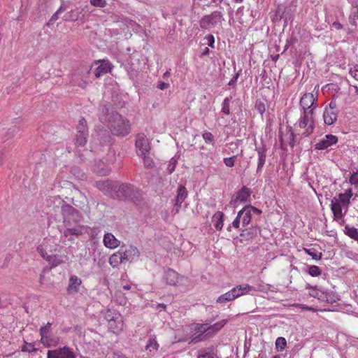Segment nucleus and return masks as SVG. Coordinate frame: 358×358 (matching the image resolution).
<instances>
[{"instance_id": "nucleus-1", "label": "nucleus", "mask_w": 358, "mask_h": 358, "mask_svg": "<svg viewBox=\"0 0 358 358\" xmlns=\"http://www.w3.org/2000/svg\"><path fill=\"white\" fill-rule=\"evenodd\" d=\"M53 203L55 212L58 210L61 213L64 226L63 234L65 237L80 236L87 234L90 238L93 239L100 232L98 227H90L80 224L82 216L79 211L59 197H55Z\"/></svg>"}, {"instance_id": "nucleus-2", "label": "nucleus", "mask_w": 358, "mask_h": 358, "mask_svg": "<svg viewBox=\"0 0 358 358\" xmlns=\"http://www.w3.org/2000/svg\"><path fill=\"white\" fill-rule=\"evenodd\" d=\"M100 122L107 124L112 134L118 136H125L130 132L129 120L115 111H110V108L104 105L99 115Z\"/></svg>"}, {"instance_id": "nucleus-3", "label": "nucleus", "mask_w": 358, "mask_h": 358, "mask_svg": "<svg viewBox=\"0 0 358 358\" xmlns=\"http://www.w3.org/2000/svg\"><path fill=\"white\" fill-rule=\"evenodd\" d=\"M115 196L122 200H130L134 203L140 201L142 195L139 189L129 183L117 184Z\"/></svg>"}, {"instance_id": "nucleus-4", "label": "nucleus", "mask_w": 358, "mask_h": 358, "mask_svg": "<svg viewBox=\"0 0 358 358\" xmlns=\"http://www.w3.org/2000/svg\"><path fill=\"white\" fill-rule=\"evenodd\" d=\"M350 203V199L343 193H339L338 197H334L330 206L334 219H343L348 210Z\"/></svg>"}, {"instance_id": "nucleus-5", "label": "nucleus", "mask_w": 358, "mask_h": 358, "mask_svg": "<svg viewBox=\"0 0 358 358\" xmlns=\"http://www.w3.org/2000/svg\"><path fill=\"white\" fill-rule=\"evenodd\" d=\"M105 319L108 322V330L113 334L118 335L122 330L124 327V321L122 315L114 310H107L104 315Z\"/></svg>"}, {"instance_id": "nucleus-6", "label": "nucleus", "mask_w": 358, "mask_h": 358, "mask_svg": "<svg viewBox=\"0 0 358 358\" xmlns=\"http://www.w3.org/2000/svg\"><path fill=\"white\" fill-rule=\"evenodd\" d=\"M296 125L301 129H305L303 135L308 136L313 133L315 129L314 113L306 111H300V117Z\"/></svg>"}, {"instance_id": "nucleus-7", "label": "nucleus", "mask_w": 358, "mask_h": 358, "mask_svg": "<svg viewBox=\"0 0 358 358\" xmlns=\"http://www.w3.org/2000/svg\"><path fill=\"white\" fill-rule=\"evenodd\" d=\"M305 289L309 290L308 296L315 298L321 302L332 303L335 301L332 293L322 287L313 286L308 283L306 285Z\"/></svg>"}, {"instance_id": "nucleus-8", "label": "nucleus", "mask_w": 358, "mask_h": 358, "mask_svg": "<svg viewBox=\"0 0 358 358\" xmlns=\"http://www.w3.org/2000/svg\"><path fill=\"white\" fill-rule=\"evenodd\" d=\"M224 18L220 11H214L210 15H204L199 21L200 27L203 29H209L221 23Z\"/></svg>"}, {"instance_id": "nucleus-9", "label": "nucleus", "mask_w": 358, "mask_h": 358, "mask_svg": "<svg viewBox=\"0 0 358 358\" xmlns=\"http://www.w3.org/2000/svg\"><path fill=\"white\" fill-rule=\"evenodd\" d=\"M317 98L312 93H305L300 99V111L313 113L317 108Z\"/></svg>"}, {"instance_id": "nucleus-10", "label": "nucleus", "mask_w": 358, "mask_h": 358, "mask_svg": "<svg viewBox=\"0 0 358 358\" xmlns=\"http://www.w3.org/2000/svg\"><path fill=\"white\" fill-rule=\"evenodd\" d=\"M51 326L52 324L48 322L45 325L41 327L39 329L41 342L44 346L47 348H50L57 343V340L51 333Z\"/></svg>"}, {"instance_id": "nucleus-11", "label": "nucleus", "mask_w": 358, "mask_h": 358, "mask_svg": "<svg viewBox=\"0 0 358 358\" xmlns=\"http://www.w3.org/2000/svg\"><path fill=\"white\" fill-rule=\"evenodd\" d=\"M77 134L76 136V145L77 147H83L87 142L88 137V129L86 120L80 118L76 127Z\"/></svg>"}, {"instance_id": "nucleus-12", "label": "nucleus", "mask_w": 358, "mask_h": 358, "mask_svg": "<svg viewBox=\"0 0 358 358\" xmlns=\"http://www.w3.org/2000/svg\"><path fill=\"white\" fill-rule=\"evenodd\" d=\"M47 358H77V356L72 348L68 346H63L55 350H48Z\"/></svg>"}, {"instance_id": "nucleus-13", "label": "nucleus", "mask_w": 358, "mask_h": 358, "mask_svg": "<svg viewBox=\"0 0 358 358\" xmlns=\"http://www.w3.org/2000/svg\"><path fill=\"white\" fill-rule=\"evenodd\" d=\"M135 146L138 156L148 155L150 145L148 138L144 134H138L136 137Z\"/></svg>"}, {"instance_id": "nucleus-14", "label": "nucleus", "mask_w": 358, "mask_h": 358, "mask_svg": "<svg viewBox=\"0 0 358 358\" xmlns=\"http://www.w3.org/2000/svg\"><path fill=\"white\" fill-rule=\"evenodd\" d=\"M252 191L246 186H243L239 189L229 201V205L233 208H236L238 203H246L249 201Z\"/></svg>"}, {"instance_id": "nucleus-15", "label": "nucleus", "mask_w": 358, "mask_h": 358, "mask_svg": "<svg viewBox=\"0 0 358 358\" xmlns=\"http://www.w3.org/2000/svg\"><path fill=\"white\" fill-rule=\"evenodd\" d=\"M95 186L104 194L115 197V190L117 188V183L112 180H98L95 182Z\"/></svg>"}, {"instance_id": "nucleus-16", "label": "nucleus", "mask_w": 358, "mask_h": 358, "mask_svg": "<svg viewBox=\"0 0 358 358\" xmlns=\"http://www.w3.org/2000/svg\"><path fill=\"white\" fill-rule=\"evenodd\" d=\"M338 141V139L336 136L333 134H327L314 145V148L316 150H324L337 143Z\"/></svg>"}, {"instance_id": "nucleus-17", "label": "nucleus", "mask_w": 358, "mask_h": 358, "mask_svg": "<svg viewBox=\"0 0 358 358\" xmlns=\"http://www.w3.org/2000/svg\"><path fill=\"white\" fill-rule=\"evenodd\" d=\"M187 196L186 188L183 185H180L177 189V196L172 210L173 214L179 212L182 203L184 202Z\"/></svg>"}, {"instance_id": "nucleus-18", "label": "nucleus", "mask_w": 358, "mask_h": 358, "mask_svg": "<svg viewBox=\"0 0 358 358\" xmlns=\"http://www.w3.org/2000/svg\"><path fill=\"white\" fill-rule=\"evenodd\" d=\"M194 330L199 334H194L192 341L196 343L198 341H205L208 336V324H195Z\"/></svg>"}, {"instance_id": "nucleus-19", "label": "nucleus", "mask_w": 358, "mask_h": 358, "mask_svg": "<svg viewBox=\"0 0 358 358\" xmlns=\"http://www.w3.org/2000/svg\"><path fill=\"white\" fill-rule=\"evenodd\" d=\"M103 243L109 249H115L120 245V241L117 239L112 233H106L103 236Z\"/></svg>"}, {"instance_id": "nucleus-20", "label": "nucleus", "mask_w": 358, "mask_h": 358, "mask_svg": "<svg viewBox=\"0 0 358 358\" xmlns=\"http://www.w3.org/2000/svg\"><path fill=\"white\" fill-rule=\"evenodd\" d=\"M124 256L122 254V247L109 258V264L113 268H117L122 264L126 263Z\"/></svg>"}, {"instance_id": "nucleus-21", "label": "nucleus", "mask_w": 358, "mask_h": 358, "mask_svg": "<svg viewBox=\"0 0 358 358\" xmlns=\"http://www.w3.org/2000/svg\"><path fill=\"white\" fill-rule=\"evenodd\" d=\"M82 280L77 275H73L70 277L67 287V292L70 294L78 292Z\"/></svg>"}, {"instance_id": "nucleus-22", "label": "nucleus", "mask_w": 358, "mask_h": 358, "mask_svg": "<svg viewBox=\"0 0 358 358\" xmlns=\"http://www.w3.org/2000/svg\"><path fill=\"white\" fill-rule=\"evenodd\" d=\"M99 65L96 68L94 71V75L96 78H99L103 74H106L111 70V63L108 60L98 61Z\"/></svg>"}, {"instance_id": "nucleus-23", "label": "nucleus", "mask_w": 358, "mask_h": 358, "mask_svg": "<svg viewBox=\"0 0 358 358\" xmlns=\"http://www.w3.org/2000/svg\"><path fill=\"white\" fill-rule=\"evenodd\" d=\"M122 254L124 256L125 260L129 262H131L135 258H138L140 256L138 249L134 245H129L125 249L122 248Z\"/></svg>"}, {"instance_id": "nucleus-24", "label": "nucleus", "mask_w": 358, "mask_h": 358, "mask_svg": "<svg viewBox=\"0 0 358 358\" xmlns=\"http://www.w3.org/2000/svg\"><path fill=\"white\" fill-rule=\"evenodd\" d=\"M348 2L352 5L350 14L349 16L350 23L357 27L358 21V3L356 0H348Z\"/></svg>"}, {"instance_id": "nucleus-25", "label": "nucleus", "mask_w": 358, "mask_h": 358, "mask_svg": "<svg viewBox=\"0 0 358 358\" xmlns=\"http://www.w3.org/2000/svg\"><path fill=\"white\" fill-rule=\"evenodd\" d=\"M93 171L99 176H107L110 172V168L102 161L95 163L92 168Z\"/></svg>"}, {"instance_id": "nucleus-26", "label": "nucleus", "mask_w": 358, "mask_h": 358, "mask_svg": "<svg viewBox=\"0 0 358 358\" xmlns=\"http://www.w3.org/2000/svg\"><path fill=\"white\" fill-rule=\"evenodd\" d=\"M197 358H219L213 347L205 348L198 351Z\"/></svg>"}, {"instance_id": "nucleus-27", "label": "nucleus", "mask_w": 358, "mask_h": 358, "mask_svg": "<svg viewBox=\"0 0 358 358\" xmlns=\"http://www.w3.org/2000/svg\"><path fill=\"white\" fill-rule=\"evenodd\" d=\"M260 227L258 226L252 227L249 229L243 230L241 234V236L245 240H250L255 238L260 233Z\"/></svg>"}, {"instance_id": "nucleus-28", "label": "nucleus", "mask_w": 358, "mask_h": 358, "mask_svg": "<svg viewBox=\"0 0 358 358\" xmlns=\"http://www.w3.org/2000/svg\"><path fill=\"white\" fill-rule=\"evenodd\" d=\"M256 151L258 155V162H257V173H260L262 171L263 166L266 162V148L264 147L262 148H257Z\"/></svg>"}, {"instance_id": "nucleus-29", "label": "nucleus", "mask_w": 358, "mask_h": 358, "mask_svg": "<svg viewBox=\"0 0 358 358\" xmlns=\"http://www.w3.org/2000/svg\"><path fill=\"white\" fill-rule=\"evenodd\" d=\"M338 111L324 109L323 113L324 122L327 125H332L337 120Z\"/></svg>"}, {"instance_id": "nucleus-30", "label": "nucleus", "mask_w": 358, "mask_h": 358, "mask_svg": "<svg viewBox=\"0 0 358 358\" xmlns=\"http://www.w3.org/2000/svg\"><path fill=\"white\" fill-rule=\"evenodd\" d=\"M166 282L171 285H176L178 282V274L173 269L169 268L164 276Z\"/></svg>"}, {"instance_id": "nucleus-31", "label": "nucleus", "mask_w": 358, "mask_h": 358, "mask_svg": "<svg viewBox=\"0 0 358 358\" xmlns=\"http://www.w3.org/2000/svg\"><path fill=\"white\" fill-rule=\"evenodd\" d=\"M227 320H222L213 325H208V336L211 337L213 335H215L217 331H219L222 328H223L227 324Z\"/></svg>"}, {"instance_id": "nucleus-32", "label": "nucleus", "mask_w": 358, "mask_h": 358, "mask_svg": "<svg viewBox=\"0 0 358 358\" xmlns=\"http://www.w3.org/2000/svg\"><path fill=\"white\" fill-rule=\"evenodd\" d=\"M224 215L222 212L217 211L212 217V220L214 222V227L218 231H221L223 227Z\"/></svg>"}, {"instance_id": "nucleus-33", "label": "nucleus", "mask_w": 358, "mask_h": 358, "mask_svg": "<svg viewBox=\"0 0 358 358\" xmlns=\"http://www.w3.org/2000/svg\"><path fill=\"white\" fill-rule=\"evenodd\" d=\"M291 11V8H286L284 11H282L281 8L278 7L276 10L275 16H279L280 19H284L285 24L287 25L288 20H290L292 18V14Z\"/></svg>"}, {"instance_id": "nucleus-34", "label": "nucleus", "mask_w": 358, "mask_h": 358, "mask_svg": "<svg viewBox=\"0 0 358 358\" xmlns=\"http://www.w3.org/2000/svg\"><path fill=\"white\" fill-rule=\"evenodd\" d=\"M238 214L243 226H246L250 222L252 215L246 206Z\"/></svg>"}, {"instance_id": "nucleus-35", "label": "nucleus", "mask_w": 358, "mask_h": 358, "mask_svg": "<svg viewBox=\"0 0 358 358\" xmlns=\"http://www.w3.org/2000/svg\"><path fill=\"white\" fill-rule=\"evenodd\" d=\"M49 241L50 240L48 241L44 239L41 244H40L37 248L38 252L45 260L48 259V256L50 255L48 252H52L51 250H48V243Z\"/></svg>"}, {"instance_id": "nucleus-36", "label": "nucleus", "mask_w": 358, "mask_h": 358, "mask_svg": "<svg viewBox=\"0 0 358 358\" xmlns=\"http://www.w3.org/2000/svg\"><path fill=\"white\" fill-rule=\"evenodd\" d=\"M70 83L73 85H78L83 89L85 88L87 85L86 79L83 77L80 78L79 74L77 73H75L72 75Z\"/></svg>"}, {"instance_id": "nucleus-37", "label": "nucleus", "mask_w": 358, "mask_h": 358, "mask_svg": "<svg viewBox=\"0 0 358 358\" xmlns=\"http://www.w3.org/2000/svg\"><path fill=\"white\" fill-rule=\"evenodd\" d=\"M345 233L352 239H354L358 242V230L354 227H350L346 225L345 227Z\"/></svg>"}, {"instance_id": "nucleus-38", "label": "nucleus", "mask_w": 358, "mask_h": 358, "mask_svg": "<svg viewBox=\"0 0 358 358\" xmlns=\"http://www.w3.org/2000/svg\"><path fill=\"white\" fill-rule=\"evenodd\" d=\"M234 299H235L234 297L233 292L231 290H229V292L220 296L217 299V303H224L226 302L231 301Z\"/></svg>"}, {"instance_id": "nucleus-39", "label": "nucleus", "mask_w": 358, "mask_h": 358, "mask_svg": "<svg viewBox=\"0 0 358 358\" xmlns=\"http://www.w3.org/2000/svg\"><path fill=\"white\" fill-rule=\"evenodd\" d=\"M237 286L243 296L247 294H250L252 291H257V289L253 286H251L248 284H241Z\"/></svg>"}, {"instance_id": "nucleus-40", "label": "nucleus", "mask_w": 358, "mask_h": 358, "mask_svg": "<svg viewBox=\"0 0 358 358\" xmlns=\"http://www.w3.org/2000/svg\"><path fill=\"white\" fill-rule=\"evenodd\" d=\"M159 345L154 338H150L147 342L145 348L150 352L157 350L158 349Z\"/></svg>"}, {"instance_id": "nucleus-41", "label": "nucleus", "mask_w": 358, "mask_h": 358, "mask_svg": "<svg viewBox=\"0 0 358 358\" xmlns=\"http://www.w3.org/2000/svg\"><path fill=\"white\" fill-rule=\"evenodd\" d=\"M231 98L232 97H226L222 103L221 112L227 115L230 114L229 105Z\"/></svg>"}, {"instance_id": "nucleus-42", "label": "nucleus", "mask_w": 358, "mask_h": 358, "mask_svg": "<svg viewBox=\"0 0 358 358\" xmlns=\"http://www.w3.org/2000/svg\"><path fill=\"white\" fill-rule=\"evenodd\" d=\"M46 260L53 267H55V266L59 265L62 262V260L58 256L55 255H49Z\"/></svg>"}, {"instance_id": "nucleus-43", "label": "nucleus", "mask_w": 358, "mask_h": 358, "mask_svg": "<svg viewBox=\"0 0 358 358\" xmlns=\"http://www.w3.org/2000/svg\"><path fill=\"white\" fill-rule=\"evenodd\" d=\"M308 273L312 277H317L321 275V269L317 266H310L308 267Z\"/></svg>"}, {"instance_id": "nucleus-44", "label": "nucleus", "mask_w": 358, "mask_h": 358, "mask_svg": "<svg viewBox=\"0 0 358 358\" xmlns=\"http://www.w3.org/2000/svg\"><path fill=\"white\" fill-rule=\"evenodd\" d=\"M203 138L205 141L206 143L214 145L215 143V139L213 134L209 131H205L202 134Z\"/></svg>"}, {"instance_id": "nucleus-45", "label": "nucleus", "mask_w": 358, "mask_h": 358, "mask_svg": "<svg viewBox=\"0 0 358 358\" xmlns=\"http://www.w3.org/2000/svg\"><path fill=\"white\" fill-rule=\"evenodd\" d=\"M287 345V341L283 337H278L275 341V347L278 350H283Z\"/></svg>"}, {"instance_id": "nucleus-46", "label": "nucleus", "mask_w": 358, "mask_h": 358, "mask_svg": "<svg viewBox=\"0 0 358 358\" xmlns=\"http://www.w3.org/2000/svg\"><path fill=\"white\" fill-rule=\"evenodd\" d=\"M305 252L313 259L320 260L322 257V254L318 253L315 249H305Z\"/></svg>"}, {"instance_id": "nucleus-47", "label": "nucleus", "mask_w": 358, "mask_h": 358, "mask_svg": "<svg viewBox=\"0 0 358 358\" xmlns=\"http://www.w3.org/2000/svg\"><path fill=\"white\" fill-rule=\"evenodd\" d=\"M71 173L75 176V178L83 180L85 178L84 172L80 170L78 167H73L71 171Z\"/></svg>"}, {"instance_id": "nucleus-48", "label": "nucleus", "mask_w": 358, "mask_h": 358, "mask_svg": "<svg viewBox=\"0 0 358 358\" xmlns=\"http://www.w3.org/2000/svg\"><path fill=\"white\" fill-rule=\"evenodd\" d=\"M21 350L22 352H36V349L34 348V345L32 343L24 341V344L22 346Z\"/></svg>"}, {"instance_id": "nucleus-49", "label": "nucleus", "mask_w": 358, "mask_h": 358, "mask_svg": "<svg viewBox=\"0 0 358 358\" xmlns=\"http://www.w3.org/2000/svg\"><path fill=\"white\" fill-rule=\"evenodd\" d=\"M90 4L94 7L104 8L107 5L106 0H90Z\"/></svg>"}, {"instance_id": "nucleus-50", "label": "nucleus", "mask_w": 358, "mask_h": 358, "mask_svg": "<svg viewBox=\"0 0 358 358\" xmlns=\"http://www.w3.org/2000/svg\"><path fill=\"white\" fill-rule=\"evenodd\" d=\"M349 182L352 185L358 187V171L352 172L349 178Z\"/></svg>"}, {"instance_id": "nucleus-51", "label": "nucleus", "mask_w": 358, "mask_h": 358, "mask_svg": "<svg viewBox=\"0 0 358 358\" xmlns=\"http://www.w3.org/2000/svg\"><path fill=\"white\" fill-rule=\"evenodd\" d=\"M236 156L224 158V163L227 167H233L235 164Z\"/></svg>"}, {"instance_id": "nucleus-52", "label": "nucleus", "mask_w": 358, "mask_h": 358, "mask_svg": "<svg viewBox=\"0 0 358 358\" xmlns=\"http://www.w3.org/2000/svg\"><path fill=\"white\" fill-rule=\"evenodd\" d=\"M143 159V163L145 166L150 168L154 165V162L152 159H150L148 155H145V156H139Z\"/></svg>"}, {"instance_id": "nucleus-53", "label": "nucleus", "mask_w": 358, "mask_h": 358, "mask_svg": "<svg viewBox=\"0 0 358 358\" xmlns=\"http://www.w3.org/2000/svg\"><path fill=\"white\" fill-rule=\"evenodd\" d=\"M241 70H239L238 72L235 73V75L233 76V78L230 80V81L228 83L229 86L234 87L236 83L237 82L240 75H241Z\"/></svg>"}, {"instance_id": "nucleus-54", "label": "nucleus", "mask_w": 358, "mask_h": 358, "mask_svg": "<svg viewBox=\"0 0 358 358\" xmlns=\"http://www.w3.org/2000/svg\"><path fill=\"white\" fill-rule=\"evenodd\" d=\"M349 73L357 80H358V65L350 68Z\"/></svg>"}, {"instance_id": "nucleus-55", "label": "nucleus", "mask_w": 358, "mask_h": 358, "mask_svg": "<svg viewBox=\"0 0 358 358\" xmlns=\"http://www.w3.org/2000/svg\"><path fill=\"white\" fill-rule=\"evenodd\" d=\"M255 109L262 115L265 112L266 110L264 104L261 101L256 103Z\"/></svg>"}, {"instance_id": "nucleus-56", "label": "nucleus", "mask_w": 358, "mask_h": 358, "mask_svg": "<svg viewBox=\"0 0 358 358\" xmlns=\"http://www.w3.org/2000/svg\"><path fill=\"white\" fill-rule=\"evenodd\" d=\"M176 162H177V161L176 159H174L173 158H172L171 159V161L168 165V167H167L170 173H171L174 171L176 165Z\"/></svg>"}, {"instance_id": "nucleus-57", "label": "nucleus", "mask_w": 358, "mask_h": 358, "mask_svg": "<svg viewBox=\"0 0 358 358\" xmlns=\"http://www.w3.org/2000/svg\"><path fill=\"white\" fill-rule=\"evenodd\" d=\"M205 39L207 41L208 45L211 47L214 48V43H215V38L212 34H209L205 37Z\"/></svg>"}, {"instance_id": "nucleus-58", "label": "nucleus", "mask_w": 358, "mask_h": 358, "mask_svg": "<svg viewBox=\"0 0 358 358\" xmlns=\"http://www.w3.org/2000/svg\"><path fill=\"white\" fill-rule=\"evenodd\" d=\"M157 87L161 90H164L169 87V84L164 81H158Z\"/></svg>"}, {"instance_id": "nucleus-59", "label": "nucleus", "mask_w": 358, "mask_h": 358, "mask_svg": "<svg viewBox=\"0 0 358 358\" xmlns=\"http://www.w3.org/2000/svg\"><path fill=\"white\" fill-rule=\"evenodd\" d=\"M246 206H247L248 209L250 210V212L251 213V215L252 213L257 214V215H260L262 213V210L258 209L256 207H254L251 205H248Z\"/></svg>"}, {"instance_id": "nucleus-60", "label": "nucleus", "mask_w": 358, "mask_h": 358, "mask_svg": "<svg viewBox=\"0 0 358 358\" xmlns=\"http://www.w3.org/2000/svg\"><path fill=\"white\" fill-rule=\"evenodd\" d=\"M296 39L294 36H291L289 38H287V43L285 45V51L286 50H287V48L293 45L295 42H296Z\"/></svg>"}, {"instance_id": "nucleus-61", "label": "nucleus", "mask_w": 358, "mask_h": 358, "mask_svg": "<svg viewBox=\"0 0 358 358\" xmlns=\"http://www.w3.org/2000/svg\"><path fill=\"white\" fill-rule=\"evenodd\" d=\"M231 290L233 292V295H234V297L235 299L236 298H238V297L243 296V294H241V291L239 290L238 286L234 287Z\"/></svg>"}, {"instance_id": "nucleus-62", "label": "nucleus", "mask_w": 358, "mask_h": 358, "mask_svg": "<svg viewBox=\"0 0 358 358\" xmlns=\"http://www.w3.org/2000/svg\"><path fill=\"white\" fill-rule=\"evenodd\" d=\"M325 109L338 112V110L337 109L336 103L335 101H333V100L331 101V102L329 104V106L326 107Z\"/></svg>"}, {"instance_id": "nucleus-63", "label": "nucleus", "mask_w": 358, "mask_h": 358, "mask_svg": "<svg viewBox=\"0 0 358 358\" xmlns=\"http://www.w3.org/2000/svg\"><path fill=\"white\" fill-rule=\"evenodd\" d=\"M294 306L297 307V308H301L302 310L315 311V308H312L310 306H308L303 305V304L296 303V304H294Z\"/></svg>"}, {"instance_id": "nucleus-64", "label": "nucleus", "mask_w": 358, "mask_h": 358, "mask_svg": "<svg viewBox=\"0 0 358 358\" xmlns=\"http://www.w3.org/2000/svg\"><path fill=\"white\" fill-rule=\"evenodd\" d=\"M241 217H238V214L237 215L235 220L232 222V226L234 228L238 229L240 227V222H241Z\"/></svg>"}]
</instances>
